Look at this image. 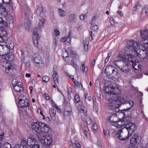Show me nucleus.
<instances>
[{
  "mask_svg": "<svg viewBox=\"0 0 148 148\" xmlns=\"http://www.w3.org/2000/svg\"><path fill=\"white\" fill-rule=\"evenodd\" d=\"M145 49H139V46L137 41L131 40L129 41L128 45L125 48V53L127 55H130L134 51L138 54L139 57L142 59H144L146 57V54L147 53L148 49L144 47Z\"/></svg>",
  "mask_w": 148,
  "mask_h": 148,
  "instance_id": "1",
  "label": "nucleus"
},
{
  "mask_svg": "<svg viewBox=\"0 0 148 148\" xmlns=\"http://www.w3.org/2000/svg\"><path fill=\"white\" fill-rule=\"evenodd\" d=\"M113 64L120 69L123 74H127L129 71L128 60H115Z\"/></svg>",
  "mask_w": 148,
  "mask_h": 148,
  "instance_id": "2",
  "label": "nucleus"
},
{
  "mask_svg": "<svg viewBox=\"0 0 148 148\" xmlns=\"http://www.w3.org/2000/svg\"><path fill=\"white\" fill-rule=\"evenodd\" d=\"M38 122V126H39L40 131L42 136L43 139H46L48 136L47 133L49 130L50 128L48 125L46 123L41 122Z\"/></svg>",
  "mask_w": 148,
  "mask_h": 148,
  "instance_id": "3",
  "label": "nucleus"
},
{
  "mask_svg": "<svg viewBox=\"0 0 148 148\" xmlns=\"http://www.w3.org/2000/svg\"><path fill=\"white\" fill-rule=\"evenodd\" d=\"M140 34L142 41H143L142 46L148 49V30H144L140 32Z\"/></svg>",
  "mask_w": 148,
  "mask_h": 148,
  "instance_id": "4",
  "label": "nucleus"
},
{
  "mask_svg": "<svg viewBox=\"0 0 148 148\" xmlns=\"http://www.w3.org/2000/svg\"><path fill=\"white\" fill-rule=\"evenodd\" d=\"M105 71L106 73H107V74L109 75L111 74L112 76H116L118 74L117 69L111 65L106 67Z\"/></svg>",
  "mask_w": 148,
  "mask_h": 148,
  "instance_id": "5",
  "label": "nucleus"
},
{
  "mask_svg": "<svg viewBox=\"0 0 148 148\" xmlns=\"http://www.w3.org/2000/svg\"><path fill=\"white\" fill-rule=\"evenodd\" d=\"M38 28L36 27L34 29L33 32V42L35 46L37 47L39 46L38 41L40 40V37L38 33Z\"/></svg>",
  "mask_w": 148,
  "mask_h": 148,
  "instance_id": "6",
  "label": "nucleus"
},
{
  "mask_svg": "<svg viewBox=\"0 0 148 148\" xmlns=\"http://www.w3.org/2000/svg\"><path fill=\"white\" fill-rule=\"evenodd\" d=\"M123 128L126 129L128 132V136L130 137L135 131L136 129V126L135 124L132 123L125 124Z\"/></svg>",
  "mask_w": 148,
  "mask_h": 148,
  "instance_id": "7",
  "label": "nucleus"
},
{
  "mask_svg": "<svg viewBox=\"0 0 148 148\" xmlns=\"http://www.w3.org/2000/svg\"><path fill=\"white\" fill-rule=\"evenodd\" d=\"M32 129L34 130L37 134V136L38 138H41L42 137V136L41 132L40 131V128L39 126H38V122L37 121L36 122H33L32 123Z\"/></svg>",
  "mask_w": 148,
  "mask_h": 148,
  "instance_id": "8",
  "label": "nucleus"
},
{
  "mask_svg": "<svg viewBox=\"0 0 148 148\" xmlns=\"http://www.w3.org/2000/svg\"><path fill=\"white\" fill-rule=\"evenodd\" d=\"M109 102L108 107L110 109L113 110L119 108V104L117 103L116 100H113L112 98L109 99Z\"/></svg>",
  "mask_w": 148,
  "mask_h": 148,
  "instance_id": "9",
  "label": "nucleus"
},
{
  "mask_svg": "<svg viewBox=\"0 0 148 148\" xmlns=\"http://www.w3.org/2000/svg\"><path fill=\"white\" fill-rule=\"evenodd\" d=\"M128 63L129 62H131L132 64V66L134 68L135 70H138L139 69H140L141 67V65H140L139 63L138 62V60H135L133 58H128Z\"/></svg>",
  "mask_w": 148,
  "mask_h": 148,
  "instance_id": "10",
  "label": "nucleus"
},
{
  "mask_svg": "<svg viewBox=\"0 0 148 148\" xmlns=\"http://www.w3.org/2000/svg\"><path fill=\"white\" fill-rule=\"evenodd\" d=\"M34 65L40 68L41 65L43 64V62L41 57L38 56L32 60Z\"/></svg>",
  "mask_w": 148,
  "mask_h": 148,
  "instance_id": "11",
  "label": "nucleus"
},
{
  "mask_svg": "<svg viewBox=\"0 0 148 148\" xmlns=\"http://www.w3.org/2000/svg\"><path fill=\"white\" fill-rule=\"evenodd\" d=\"M18 106L20 108H27L30 105L29 100L28 99L18 101Z\"/></svg>",
  "mask_w": 148,
  "mask_h": 148,
  "instance_id": "12",
  "label": "nucleus"
},
{
  "mask_svg": "<svg viewBox=\"0 0 148 148\" xmlns=\"http://www.w3.org/2000/svg\"><path fill=\"white\" fill-rule=\"evenodd\" d=\"M116 101L117 102V103L118 104L119 108L122 104H127V101H126L125 97L123 96H120L117 97Z\"/></svg>",
  "mask_w": 148,
  "mask_h": 148,
  "instance_id": "13",
  "label": "nucleus"
},
{
  "mask_svg": "<svg viewBox=\"0 0 148 148\" xmlns=\"http://www.w3.org/2000/svg\"><path fill=\"white\" fill-rule=\"evenodd\" d=\"M9 52L8 49L5 45L0 44V56H1L2 58L5 54Z\"/></svg>",
  "mask_w": 148,
  "mask_h": 148,
  "instance_id": "14",
  "label": "nucleus"
},
{
  "mask_svg": "<svg viewBox=\"0 0 148 148\" xmlns=\"http://www.w3.org/2000/svg\"><path fill=\"white\" fill-rule=\"evenodd\" d=\"M14 68L12 64L9 62H7L5 66L4 67L5 72L7 73L12 72Z\"/></svg>",
  "mask_w": 148,
  "mask_h": 148,
  "instance_id": "15",
  "label": "nucleus"
},
{
  "mask_svg": "<svg viewBox=\"0 0 148 148\" xmlns=\"http://www.w3.org/2000/svg\"><path fill=\"white\" fill-rule=\"evenodd\" d=\"M34 139H22L21 141V144L24 146L27 145L30 146L33 145Z\"/></svg>",
  "mask_w": 148,
  "mask_h": 148,
  "instance_id": "16",
  "label": "nucleus"
},
{
  "mask_svg": "<svg viewBox=\"0 0 148 148\" xmlns=\"http://www.w3.org/2000/svg\"><path fill=\"white\" fill-rule=\"evenodd\" d=\"M41 143L47 147H49L52 144V139H40Z\"/></svg>",
  "mask_w": 148,
  "mask_h": 148,
  "instance_id": "17",
  "label": "nucleus"
},
{
  "mask_svg": "<svg viewBox=\"0 0 148 148\" xmlns=\"http://www.w3.org/2000/svg\"><path fill=\"white\" fill-rule=\"evenodd\" d=\"M75 106L77 109L80 111V112L83 113L84 114L86 113L87 111L86 110L82 109V103L81 101H79V102L76 103Z\"/></svg>",
  "mask_w": 148,
  "mask_h": 148,
  "instance_id": "18",
  "label": "nucleus"
},
{
  "mask_svg": "<svg viewBox=\"0 0 148 148\" xmlns=\"http://www.w3.org/2000/svg\"><path fill=\"white\" fill-rule=\"evenodd\" d=\"M56 68H54L53 70V74L52 77L53 78L54 82L55 84L58 83V75Z\"/></svg>",
  "mask_w": 148,
  "mask_h": 148,
  "instance_id": "19",
  "label": "nucleus"
},
{
  "mask_svg": "<svg viewBox=\"0 0 148 148\" xmlns=\"http://www.w3.org/2000/svg\"><path fill=\"white\" fill-rule=\"evenodd\" d=\"M137 139H130V144L129 145L128 148H135L137 144ZM136 148H140L139 146Z\"/></svg>",
  "mask_w": 148,
  "mask_h": 148,
  "instance_id": "20",
  "label": "nucleus"
},
{
  "mask_svg": "<svg viewBox=\"0 0 148 148\" xmlns=\"http://www.w3.org/2000/svg\"><path fill=\"white\" fill-rule=\"evenodd\" d=\"M76 15L75 13L70 14L68 16V19L71 23H75L77 21Z\"/></svg>",
  "mask_w": 148,
  "mask_h": 148,
  "instance_id": "21",
  "label": "nucleus"
},
{
  "mask_svg": "<svg viewBox=\"0 0 148 148\" xmlns=\"http://www.w3.org/2000/svg\"><path fill=\"white\" fill-rule=\"evenodd\" d=\"M2 58H4L7 60L9 61L10 62L12 61L14 58V56L11 54L10 55L7 53V54H5L2 57Z\"/></svg>",
  "mask_w": 148,
  "mask_h": 148,
  "instance_id": "22",
  "label": "nucleus"
},
{
  "mask_svg": "<svg viewBox=\"0 0 148 148\" xmlns=\"http://www.w3.org/2000/svg\"><path fill=\"white\" fill-rule=\"evenodd\" d=\"M69 49L67 50L65 49V51L64 53L62 55V57L63 58V59L66 62H69L70 60V58L68 56L69 53L68 52Z\"/></svg>",
  "mask_w": 148,
  "mask_h": 148,
  "instance_id": "23",
  "label": "nucleus"
},
{
  "mask_svg": "<svg viewBox=\"0 0 148 148\" xmlns=\"http://www.w3.org/2000/svg\"><path fill=\"white\" fill-rule=\"evenodd\" d=\"M24 26L26 29L29 30L30 28H32L31 26V23L30 20L27 19L25 20V22Z\"/></svg>",
  "mask_w": 148,
  "mask_h": 148,
  "instance_id": "24",
  "label": "nucleus"
},
{
  "mask_svg": "<svg viewBox=\"0 0 148 148\" xmlns=\"http://www.w3.org/2000/svg\"><path fill=\"white\" fill-rule=\"evenodd\" d=\"M97 28L98 27L97 25H94L92 27V31H91L89 32L90 36L89 37V38L90 40L92 41L93 39L92 37L93 36V35L92 34V32L95 31L96 30H97Z\"/></svg>",
  "mask_w": 148,
  "mask_h": 148,
  "instance_id": "25",
  "label": "nucleus"
},
{
  "mask_svg": "<svg viewBox=\"0 0 148 148\" xmlns=\"http://www.w3.org/2000/svg\"><path fill=\"white\" fill-rule=\"evenodd\" d=\"M23 86H14L13 88L14 90L16 92H20L24 91L23 88Z\"/></svg>",
  "mask_w": 148,
  "mask_h": 148,
  "instance_id": "26",
  "label": "nucleus"
},
{
  "mask_svg": "<svg viewBox=\"0 0 148 148\" xmlns=\"http://www.w3.org/2000/svg\"><path fill=\"white\" fill-rule=\"evenodd\" d=\"M113 89H115L113 87L110 88L109 87H106L105 88V89L104 90L105 92L108 94H114L115 95H116L117 94L115 93L114 92H113V91H111L112 90H113Z\"/></svg>",
  "mask_w": 148,
  "mask_h": 148,
  "instance_id": "27",
  "label": "nucleus"
},
{
  "mask_svg": "<svg viewBox=\"0 0 148 148\" xmlns=\"http://www.w3.org/2000/svg\"><path fill=\"white\" fill-rule=\"evenodd\" d=\"M70 64L71 65L73 66V67L75 69L76 71H77L79 70V66L77 65L75 61L74 60H71Z\"/></svg>",
  "mask_w": 148,
  "mask_h": 148,
  "instance_id": "28",
  "label": "nucleus"
},
{
  "mask_svg": "<svg viewBox=\"0 0 148 148\" xmlns=\"http://www.w3.org/2000/svg\"><path fill=\"white\" fill-rule=\"evenodd\" d=\"M142 14L144 16H148V6H145L143 9Z\"/></svg>",
  "mask_w": 148,
  "mask_h": 148,
  "instance_id": "29",
  "label": "nucleus"
},
{
  "mask_svg": "<svg viewBox=\"0 0 148 148\" xmlns=\"http://www.w3.org/2000/svg\"><path fill=\"white\" fill-rule=\"evenodd\" d=\"M4 36L0 35V43H3L5 42V39H6L5 36L7 35L6 32H4Z\"/></svg>",
  "mask_w": 148,
  "mask_h": 148,
  "instance_id": "30",
  "label": "nucleus"
},
{
  "mask_svg": "<svg viewBox=\"0 0 148 148\" xmlns=\"http://www.w3.org/2000/svg\"><path fill=\"white\" fill-rule=\"evenodd\" d=\"M127 102L128 103H129L128 105H129V106H128V105H127V106L128 107H127V108L126 109H124L123 110H122L121 111H126L130 110L133 105L134 102L133 101H127Z\"/></svg>",
  "mask_w": 148,
  "mask_h": 148,
  "instance_id": "31",
  "label": "nucleus"
},
{
  "mask_svg": "<svg viewBox=\"0 0 148 148\" xmlns=\"http://www.w3.org/2000/svg\"><path fill=\"white\" fill-rule=\"evenodd\" d=\"M12 84L13 86H23L22 83L20 82H18L16 80L13 79L12 82Z\"/></svg>",
  "mask_w": 148,
  "mask_h": 148,
  "instance_id": "32",
  "label": "nucleus"
},
{
  "mask_svg": "<svg viewBox=\"0 0 148 148\" xmlns=\"http://www.w3.org/2000/svg\"><path fill=\"white\" fill-rule=\"evenodd\" d=\"M58 12L59 16L62 17H64L66 15V12L61 9H58Z\"/></svg>",
  "mask_w": 148,
  "mask_h": 148,
  "instance_id": "33",
  "label": "nucleus"
},
{
  "mask_svg": "<svg viewBox=\"0 0 148 148\" xmlns=\"http://www.w3.org/2000/svg\"><path fill=\"white\" fill-rule=\"evenodd\" d=\"M49 113L51 117H55L56 113V111L53 109H50Z\"/></svg>",
  "mask_w": 148,
  "mask_h": 148,
  "instance_id": "34",
  "label": "nucleus"
},
{
  "mask_svg": "<svg viewBox=\"0 0 148 148\" xmlns=\"http://www.w3.org/2000/svg\"><path fill=\"white\" fill-rule=\"evenodd\" d=\"M104 135L106 138H109L110 137L109 131L108 130L104 129L103 130Z\"/></svg>",
  "mask_w": 148,
  "mask_h": 148,
  "instance_id": "35",
  "label": "nucleus"
},
{
  "mask_svg": "<svg viewBox=\"0 0 148 148\" xmlns=\"http://www.w3.org/2000/svg\"><path fill=\"white\" fill-rule=\"evenodd\" d=\"M10 43L9 45H6V46L8 48L9 51H10L9 49H12L14 47V44L13 43V42L12 41L11 42L10 41Z\"/></svg>",
  "mask_w": 148,
  "mask_h": 148,
  "instance_id": "36",
  "label": "nucleus"
},
{
  "mask_svg": "<svg viewBox=\"0 0 148 148\" xmlns=\"http://www.w3.org/2000/svg\"><path fill=\"white\" fill-rule=\"evenodd\" d=\"M121 133H122V130H121V129L118 131L117 132L116 136L119 139H128V137H127L126 138L122 137L121 135Z\"/></svg>",
  "mask_w": 148,
  "mask_h": 148,
  "instance_id": "37",
  "label": "nucleus"
},
{
  "mask_svg": "<svg viewBox=\"0 0 148 148\" xmlns=\"http://www.w3.org/2000/svg\"><path fill=\"white\" fill-rule=\"evenodd\" d=\"M43 7L41 6H39L37 10V13L38 14H40L43 12Z\"/></svg>",
  "mask_w": 148,
  "mask_h": 148,
  "instance_id": "38",
  "label": "nucleus"
},
{
  "mask_svg": "<svg viewBox=\"0 0 148 148\" xmlns=\"http://www.w3.org/2000/svg\"><path fill=\"white\" fill-rule=\"evenodd\" d=\"M93 109L96 112H97L99 110L98 104L94 101H93Z\"/></svg>",
  "mask_w": 148,
  "mask_h": 148,
  "instance_id": "39",
  "label": "nucleus"
},
{
  "mask_svg": "<svg viewBox=\"0 0 148 148\" xmlns=\"http://www.w3.org/2000/svg\"><path fill=\"white\" fill-rule=\"evenodd\" d=\"M4 5H5V7H3L4 8H6V10L7 9H9V10L12 9V4L10 3V2L6 3V4H3Z\"/></svg>",
  "mask_w": 148,
  "mask_h": 148,
  "instance_id": "40",
  "label": "nucleus"
},
{
  "mask_svg": "<svg viewBox=\"0 0 148 148\" xmlns=\"http://www.w3.org/2000/svg\"><path fill=\"white\" fill-rule=\"evenodd\" d=\"M7 25L6 22L4 21L2 18L0 17V25L3 26H7Z\"/></svg>",
  "mask_w": 148,
  "mask_h": 148,
  "instance_id": "41",
  "label": "nucleus"
},
{
  "mask_svg": "<svg viewBox=\"0 0 148 148\" xmlns=\"http://www.w3.org/2000/svg\"><path fill=\"white\" fill-rule=\"evenodd\" d=\"M74 101L75 103L81 101L79 96L78 95L76 94L74 96Z\"/></svg>",
  "mask_w": 148,
  "mask_h": 148,
  "instance_id": "42",
  "label": "nucleus"
},
{
  "mask_svg": "<svg viewBox=\"0 0 148 148\" xmlns=\"http://www.w3.org/2000/svg\"><path fill=\"white\" fill-rule=\"evenodd\" d=\"M14 19H13V17L12 16H9L7 20V25H8V23L9 24L12 23H13ZM8 25H7V26Z\"/></svg>",
  "mask_w": 148,
  "mask_h": 148,
  "instance_id": "43",
  "label": "nucleus"
},
{
  "mask_svg": "<svg viewBox=\"0 0 148 148\" xmlns=\"http://www.w3.org/2000/svg\"><path fill=\"white\" fill-rule=\"evenodd\" d=\"M49 77L47 76H44L42 77V82L45 83L48 82L49 80Z\"/></svg>",
  "mask_w": 148,
  "mask_h": 148,
  "instance_id": "44",
  "label": "nucleus"
},
{
  "mask_svg": "<svg viewBox=\"0 0 148 148\" xmlns=\"http://www.w3.org/2000/svg\"><path fill=\"white\" fill-rule=\"evenodd\" d=\"M140 8V5L138 3H136L134 6L133 7V10L134 11H136L139 10Z\"/></svg>",
  "mask_w": 148,
  "mask_h": 148,
  "instance_id": "45",
  "label": "nucleus"
},
{
  "mask_svg": "<svg viewBox=\"0 0 148 148\" xmlns=\"http://www.w3.org/2000/svg\"><path fill=\"white\" fill-rule=\"evenodd\" d=\"M39 19L40 21L39 24V26L41 27L45 23V19L41 17L39 18Z\"/></svg>",
  "mask_w": 148,
  "mask_h": 148,
  "instance_id": "46",
  "label": "nucleus"
},
{
  "mask_svg": "<svg viewBox=\"0 0 148 148\" xmlns=\"http://www.w3.org/2000/svg\"><path fill=\"white\" fill-rule=\"evenodd\" d=\"M121 124V121H117L115 122L114 125L116 127L118 128H119L122 127H124V126L122 125Z\"/></svg>",
  "mask_w": 148,
  "mask_h": 148,
  "instance_id": "47",
  "label": "nucleus"
},
{
  "mask_svg": "<svg viewBox=\"0 0 148 148\" xmlns=\"http://www.w3.org/2000/svg\"><path fill=\"white\" fill-rule=\"evenodd\" d=\"M24 11L25 15L27 14L29 12V8L27 6H25L23 8Z\"/></svg>",
  "mask_w": 148,
  "mask_h": 148,
  "instance_id": "48",
  "label": "nucleus"
},
{
  "mask_svg": "<svg viewBox=\"0 0 148 148\" xmlns=\"http://www.w3.org/2000/svg\"><path fill=\"white\" fill-rule=\"evenodd\" d=\"M19 101L24 100V99H28L26 98V97L23 95H20L18 97Z\"/></svg>",
  "mask_w": 148,
  "mask_h": 148,
  "instance_id": "49",
  "label": "nucleus"
},
{
  "mask_svg": "<svg viewBox=\"0 0 148 148\" xmlns=\"http://www.w3.org/2000/svg\"><path fill=\"white\" fill-rule=\"evenodd\" d=\"M63 114L64 116H69L71 115V112L69 111V112L67 111V110H64Z\"/></svg>",
  "mask_w": 148,
  "mask_h": 148,
  "instance_id": "50",
  "label": "nucleus"
},
{
  "mask_svg": "<svg viewBox=\"0 0 148 148\" xmlns=\"http://www.w3.org/2000/svg\"><path fill=\"white\" fill-rule=\"evenodd\" d=\"M30 60V57L28 56H26L24 58L23 62L25 63H27L29 62Z\"/></svg>",
  "mask_w": 148,
  "mask_h": 148,
  "instance_id": "51",
  "label": "nucleus"
},
{
  "mask_svg": "<svg viewBox=\"0 0 148 148\" xmlns=\"http://www.w3.org/2000/svg\"><path fill=\"white\" fill-rule=\"evenodd\" d=\"M110 22L112 25H113L116 23L115 20L113 17H111L110 19Z\"/></svg>",
  "mask_w": 148,
  "mask_h": 148,
  "instance_id": "52",
  "label": "nucleus"
},
{
  "mask_svg": "<svg viewBox=\"0 0 148 148\" xmlns=\"http://www.w3.org/2000/svg\"><path fill=\"white\" fill-rule=\"evenodd\" d=\"M92 130H94L96 131V130L97 129V124L96 123H94L92 125Z\"/></svg>",
  "mask_w": 148,
  "mask_h": 148,
  "instance_id": "53",
  "label": "nucleus"
},
{
  "mask_svg": "<svg viewBox=\"0 0 148 148\" xmlns=\"http://www.w3.org/2000/svg\"><path fill=\"white\" fill-rule=\"evenodd\" d=\"M86 121L87 124L90 125L92 123V120L89 117H87L86 119Z\"/></svg>",
  "mask_w": 148,
  "mask_h": 148,
  "instance_id": "54",
  "label": "nucleus"
},
{
  "mask_svg": "<svg viewBox=\"0 0 148 148\" xmlns=\"http://www.w3.org/2000/svg\"><path fill=\"white\" fill-rule=\"evenodd\" d=\"M88 43L87 41H86V43L84 44V50L86 51H87L88 49Z\"/></svg>",
  "mask_w": 148,
  "mask_h": 148,
  "instance_id": "55",
  "label": "nucleus"
},
{
  "mask_svg": "<svg viewBox=\"0 0 148 148\" xmlns=\"http://www.w3.org/2000/svg\"><path fill=\"white\" fill-rule=\"evenodd\" d=\"M1 11L4 12H6V8L3 7V6H0V12ZM2 13V12H0V13Z\"/></svg>",
  "mask_w": 148,
  "mask_h": 148,
  "instance_id": "56",
  "label": "nucleus"
},
{
  "mask_svg": "<svg viewBox=\"0 0 148 148\" xmlns=\"http://www.w3.org/2000/svg\"><path fill=\"white\" fill-rule=\"evenodd\" d=\"M54 31L55 34L56 36H59L60 35V32L58 29H55Z\"/></svg>",
  "mask_w": 148,
  "mask_h": 148,
  "instance_id": "57",
  "label": "nucleus"
},
{
  "mask_svg": "<svg viewBox=\"0 0 148 148\" xmlns=\"http://www.w3.org/2000/svg\"><path fill=\"white\" fill-rule=\"evenodd\" d=\"M69 146L73 148H75L76 146H75V143H73L71 141L69 143Z\"/></svg>",
  "mask_w": 148,
  "mask_h": 148,
  "instance_id": "58",
  "label": "nucleus"
},
{
  "mask_svg": "<svg viewBox=\"0 0 148 148\" xmlns=\"http://www.w3.org/2000/svg\"><path fill=\"white\" fill-rule=\"evenodd\" d=\"M86 16L84 15H81L79 16L80 19L82 21H84V20L86 18Z\"/></svg>",
  "mask_w": 148,
  "mask_h": 148,
  "instance_id": "59",
  "label": "nucleus"
},
{
  "mask_svg": "<svg viewBox=\"0 0 148 148\" xmlns=\"http://www.w3.org/2000/svg\"><path fill=\"white\" fill-rule=\"evenodd\" d=\"M139 135L138 133H136L134 134V136H132V139H137L139 138Z\"/></svg>",
  "mask_w": 148,
  "mask_h": 148,
  "instance_id": "60",
  "label": "nucleus"
},
{
  "mask_svg": "<svg viewBox=\"0 0 148 148\" xmlns=\"http://www.w3.org/2000/svg\"><path fill=\"white\" fill-rule=\"evenodd\" d=\"M64 110H67L69 112V111H70L71 112H72V110L70 106H67L66 108H65Z\"/></svg>",
  "mask_w": 148,
  "mask_h": 148,
  "instance_id": "61",
  "label": "nucleus"
},
{
  "mask_svg": "<svg viewBox=\"0 0 148 148\" xmlns=\"http://www.w3.org/2000/svg\"><path fill=\"white\" fill-rule=\"evenodd\" d=\"M14 148H24L23 145H20L19 144H16L15 145Z\"/></svg>",
  "mask_w": 148,
  "mask_h": 148,
  "instance_id": "62",
  "label": "nucleus"
},
{
  "mask_svg": "<svg viewBox=\"0 0 148 148\" xmlns=\"http://www.w3.org/2000/svg\"><path fill=\"white\" fill-rule=\"evenodd\" d=\"M82 69L83 72L84 73H86L88 71V68L86 66L85 67H84V68H82Z\"/></svg>",
  "mask_w": 148,
  "mask_h": 148,
  "instance_id": "63",
  "label": "nucleus"
},
{
  "mask_svg": "<svg viewBox=\"0 0 148 148\" xmlns=\"http://www.w3.org/2000/svg\"><path fill=\"white\" fill-rule=\"evenodd\" d=\"M75 146H76V147H77L78 148H81V146L78 142H76V143H75Z\"/></svg>",
  "mask_w": 148,
  "mask_h": 148,
  "instance_id": "64",
  "label": "nucleus"
}]
</instances>
